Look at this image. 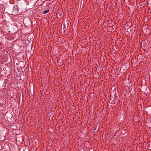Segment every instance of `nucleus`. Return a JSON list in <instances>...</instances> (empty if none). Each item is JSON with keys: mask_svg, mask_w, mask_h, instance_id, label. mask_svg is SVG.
<instances>
[{"mask_svg": "<svg viewBox=\"0 0 151 151\" xmlns=\"http://www.w3.org/2000/svg\"><path fill=\"white\" fill-rule=\"evenodd\" d=\"M15 10H16V9H13V12Z\"/></svg>", "mask_w": 151, "mask_h": 151, "instance_id": "2", "label": "nucleus"}, {"mask_svg": "<svg viewBox=\"0 0 151 151\" xmlns=\"http://www.w3.org/2000/svg\"><path fill=\"white\" fill-rule=\"evenodd\" d=\"M13 15H15V13H14V14H13Z\"/></svg>", "mask_w": 151, "mask_h": 151, "instance_id": "3", "label": "nucleus"}, {"mask_svg": "<svg viewBox=\"0 0 151 151\" xmlns=\"http://www.w3.org/2000/svg\"><path fill=\"white\" fill-rule=\"evenodd\" d=\"M4 83H5V84H6V83L5 82Z\"/></svg>", "mask_w": 151, "mask_h": 151, "instance_id": "4", "label": "nucleus"}, {"mask_svg": "<svg viewBox=\"0 0 151 151\" xmlns=\"http://www.w3.org/2000/svg\"><path fill=\"white\" fill-rule=\"evenodd\" d=\"M9 32H10V31H9Z\"/></svg>", "mask_w": 151, "mask_h": 151, "instance_id": "5", "label": "nucleus"}, {"mask_svg": "<svg viewBox=\"0 0 151 151\" xmlns=\"http://www.w3.org/2000/svg\"><path fill=\"white\" fill-rule=\"evenodd\" d=\"M49 12V10H45L43 12V14H45L47 13H48Z\"/></svg>", "mask_w": 151, "mask_h": 151, "instance_id": "1", "label": "nucleus"}]
</instances>
